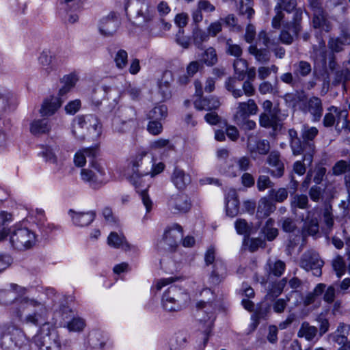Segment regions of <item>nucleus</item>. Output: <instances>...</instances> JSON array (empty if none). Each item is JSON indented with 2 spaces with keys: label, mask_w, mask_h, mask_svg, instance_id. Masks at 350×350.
<instances>
[{
  "label": "nucleus",
  "mask_w": 350,
  "mask_h": 350,
  "mask_svg": "<svg viewBox=\"0 0 350 350\" xmlns=\"http://www.w3.org/2000/svg\"><path fill=\"white\" fill-rule=\"evenodd\" d=\"M81 178L90 188L95 190L100 189L107 183L105 177L97 174L93 170L90 169H82Z\"/></svg>",
  "instance_id": "obj_18"
},
{
  "label": "nucleus",
  "mask_w": 350,
  "mask_h": 350,
  "mask_svg": "<svg viewBox=\"0 0 350 350\" xmlns=\"http://www.w3.org/2000/svg\"><path fill=\"white\" fill-rule=\"evenodd\" d=\"M153 157L146 152L137 154L130 162L132 175L130 176V182L138 189L142 200L148 213L152 209V202L148 194L149 185H143V176H148L152 168Z\"/></svg>",
  "instance_id": "obj_1"
},
{
  "label": "nucleus",
  "mask_w": 350,
  "mask_h": 350,
  "mask_svg": "<svg viewBox=\"0 0 350 350\" xmlns=\"http://www.w3.org/2000/svg\"><path fill=\"white\" fill-rule=\"evenodd\" d=\"M192 38L197 48L203 49V42L208 40L209 35L206 31L200 29L198 25H196L193 29Z\"/></svg>",
  "instance_id": "obj_42"
},
{
  "label": "nucleus",
  "mask_w": 350,
  "mask_h": 350,
  "mask_svg": "<svg viewBox=\"0 0 350 350\" xmlns=\"http://www.w3.org/2000/svg\"><path fill=\"white\" fill-rule=\"evenodd\" d=\"M171 180L178 190H184L191 183V176L184 170L176 167L171 176Z\"/></svg>",
  "instance_id": "obj_25"
},
{
  "label": "nucleus",
  "mask_w": 350,
  "mask_h": 350,
  "mask_svg": "<svg viewBox=\"0 0 350 350\" xmlns=\"http://www.w3.org/2000/svg\"><path fill=\"white\" fill-rule=\"evenodd\" d=\"M61 97L59 96H51L45 98L40 109L41 116L45 117L53 115L62 105L63 100Z\"/></svg>",
  "instance_id": "obj_20"
},
{
  "label": "nucleus",
  "mask_w": 350,
  "mask_h": 350,
  "mask_svg": "<svg viewBox=\"0 0 350 350\" xmlns=\"http://www.w3.org/2000/svg\"><path fill=\"white\" fill-rule=\"evenodd\" d=\"M13 94L6 90H0V114L13 110L15 107Z\"/></svg>",
  "instance_id": "obj_26"
},
{
  "label": "nucleus",
  "mask_w": 350,
  "mask_h": 350,
  "mask_svg": "<svg viewBox=\"0 0 350 350\" xmlns=\"http://www.w3.org/2000/svg\"><path fill=\"white\" fill-rule=\"evenodd\" d=\"M349 331L350 325L345 323H340L336 329V334L334 336V341L338 345H342L341 347L349 345V340L347 338L346 334H347Z\"/></svg>",
  "instance_id": "obj_33"
},
{
  "label": "nucleus",
  "mask_w": 350,
  "mask_h": 350,
  "mask_svg": "<svg viewBox=\"0 0 350 350\" xmlns=\"http://www.w3.org/2000/svg\"><path fill=\"white\" fill-rule=\"evenodd\" d=\"M308 111L312 115L314 121H319L323 114V106L321 98L312 96L307 102Z\"/></svg>",
  "instance_id": "obj_29"
},
{
  "label": "nucleus",
  "mask_w": 350,
  "mask_h": 350,
  "mask_svg": "<svg viewBox=\"0 0 350 350\" xmlns=\"http://www.w3.org/2000/svg\"><path fill=\"white\" fill-rule=\"evenodd\" d=\"M125 113L129 114V117L123 116L124 120L120 117H115L112 122V128L114 132L118 133H124L131 129L130 122L133 121L136 116V111L133 107H125Z\"/></svg>",
  "instance_id": "obj_16"
},
{
  "label": "nucleus",
  "mask_w": 350,
  "mask_h": 350,
  "mask_svg": "<svg viewBox=\"0 0 350 350\" xmlns=\"http://www.w3.org/2000/svg\"><path fill=\"white\" fill-rule=\"evenodd\" d=\"M114 62L118 68H124L126 66L128 62L127 52L124 49H120L115 55Z\"/></svg>",
  "instance_id": "obj_62"
},
{
  "label": "nucleus",
  "mask_w": 350,
  "mask_h": 350,
  "mask_svg": "<svg viewBox=\"0 0 350 350\" xmlns=\"http://www.w3.org/2000/svg\"><path fill=\"white\" fill-rule=\"evenodd\" d=\"M254 13L252 0H241L239 8V15H246L247 18L250 21Z\"/></svg>",
  "instance_id": "obj_49"
},
{
  "label": "nucleus",
  "mask_w": 350,
  "mask_h": 350,
  "mask_svg": "<svg viewBox=\"0 0 350 350\" xmlns=\"http://www.w3.org/2000/svg\"><path fill=\"white\" fill-rule=\"evenodd\" d=\"M119 27V21L115 12H110L100 21L99 31L104 36H111Z\"/></svg>",
  "instance_id": "obj_17"
},
{
  "label": "nucleus",
  "mask_w": 350,
  "mask_h": 350,
  "mask_svg": "<svg viewBox=\"0 0 350 350\" xmlns=\"http://www.w3.org/2000/svg\"><path fill=\"white\" fill-rule=\"evenodd\" d=\"M85 124L86 122L84 116H77L74 119L72 122V133L76 138L79 139H84V135L77 134V131L83 129Z\"/></svg>",
  "instance_id": "obj_60"
},
{
  "label": "nucleus",
  "mask_w": 350,
  "mask_h": 350,
  "mask_svg": "<svg viewBox=\"0 0 350 350\" xmlns=\"http://www.w3.org/2000/svg\"><path fill=\"white\" fill-rule=\"evenodd\" d=\"M226 214L234 217L239 213V201L234 190L230 191L226 197Z\"/></svg>",
  "instance_id": "obj_27"
},
{
  "label": "nucleus",
  "mask_w": 350,
  "mask_h": 350,
  "mask_svg": "<svg viewBox=\"0 0 350 350\" xmlns=\"http://www.w3.org/2000/svg\"><path fill=\"white\" fill-rule=\"evenodd\" d=\"M204 260L207 267L211 266L212 270L210 274V280L214 284H218L226 276V267L225 264L219 259H215V250L209 248L204 256Z\"/></svg>",
  "instance_id": "obj_8"
},
{
  "label": "nucleus",
  "mask_w": 350,
  "mask_h": 350,
  "mask_svg": "<svg viewBox=\"0 0 350 350\" xmlns=\"http://www.w3.org/2000/svg\"><path fill=\"white\" fill-rule=\"evenodd\" d=\"M288 135L290 137V146L294 155L302 154L303 148L301 144V138L299 137L298 133L294 129L288 130Z\"/></svg>",
  "instance_id": "obj_36"
},
{
  "label": "nucleus",
  "mask_w": 350,
  "mask_h": 350,
  "mask_svg": "<svg viewBox=\"0 0 350 350\" xmlns=\"http://www.w3.org/2000/svg\"><path fill=\"white\" fill-rule=\"evenodd\" d=\"M309 208L308 198L306 195L295 193L291 196V208L293 213H296L298 208L308 209Z\"/></svg>",
  "instance_id": "obj_30"
},
{
  "label": "nucleus",
  "mask_w": 350,
  "mask_h": 350,
  "mask_svg": "<svg viewBox=\"0 0 350 350\" xmlns=\"http://www.w3.org/2000/svg\"><path fill=\"white\" fill-rule=\"evenodd\" d=\"M107 243L109 245L126 250L130 249V245L126 241V238L122 235H119L117 232H111L107 238Z\"/></svg>",
  "instance_id": "obj_35"
},
{
  "label": "nucleus",
  "mask_w": 350,
  "mask_h": 350,
  "mask_svg": "<svg viewBox=\"0 0 350 350\" xmlns=\"http://www.w3.org/2000/svg\"><path fill=\"white\" fill-rule=\"evenodd\" d=\"M323 265V260L320 258L319 254L314 250L305 252L302 254L299 262L301 268L307 271H312L315 276L321 275V269Z\"/></svg>",
  "instance_id": "obj_11"
},
{
  "label": "nucleus",
  "mask_w": 350,
  "mask_h": 350,
  "mask_svg": "<svg viewBox=\"0 0 350 350\" xmlns=\"http://www.w3.org/2000/svg\"><path fill=\"white\" fill-rule=\"evenodd\" d=\"M346 44H350V34L343 31L341 38L329 40V47L332 51L338 53L342 50V45Z\"/></svg>",
  "instance_id": "obj_40"
},
{
  "label": "nucleus",
  "mask_w": 350,
  "mask_h": 350,
  "mask_svg": "<svg viewBox=\"0 0 350 350\" xmlns=\"http://www.w3.org/2000/svg\"><path fill=\"white\" fill-rule=\"evenodd\" d=\"M267 163L273 169L267 168L266 172L273 178H281L285 171L284 163L281 159L280 153L277 150L270 152L267 158Z\"/></svg>",
  "instance_id": "obj_14"
},
{
  "label": "nucleus",
  "mask_w": 350,
  "mask_h": 350,
  "mask_svg": "<svg viewBox=\"0 0 350 350\" xmlns=\"http://www.w3.org/2000/svg\"><path fill=\"white\" fill-rule=\"evenodd\" d=\"M312 24L315 29H323L327 31H329V22L325 18V11L320 12L319 14L317 12L313 13Z\"/></svg>",
  "instance_id": "obj_50"
},
{
  "label": "nucleus",
  "mask_w": 350,
  "mask_h": 350,
  "mask_svg": "<svg viewBox=\"0 0 350 350\" xmlns=\"http://www.w3.org/2000/svg\"><path fill=\"white\" fill-rule=\"evenodd\" d=\"M12 245L18 250H26L35 245L36 236L27 228L9 229Z\"/></svg>",
  "instance_id": "obj_6"
},
{
  "label": "nucleus",
  "mask_w": 350,
  "mask_h": 350,
  "mask_svg": "<svg viewBox=\"0 0 350 350\" xmlns=\"http://www.w3.org/2000/svg\"><path fill=\"white\" fill-rule=\"evenodd\" d=\"M38 155L43 157L46 162L53 164L57 163V158L53 150L49 146H42V150L38 153Z\"/></svg>",
  "instance_id": "obj_59"
},
{
  "label": "nucleus",
  "mask_w": 350,
  "mask_h": 350,
  "mask_svg": "<svg viewBox=\"0 0 350 350\" xmlns=\"http://www.w3.org/2000/svg\"><path fill=\"white\" fill-rule=\"evenodd\" d=\"M284 98L286 103L295 107L298 103L305 101L307 99V96L304 90H296L295 92L286 93Z\"/></svg>",
  "instance_id": "obj_46"
},
{
  "label": "nucleus",
  "mask_w": 350,
  "mask_h": 350,
  "mask_svg": "<svg viewBox=\"0 0 350 350\" xmlns=\"http://www.w3.org/2000/svg\"><path fill=\"white\" fill-rule=\"evenodd\" d=\"M281 228L285 232L294 234L297 230V226L295 220L291 217H284L280 221ZM299 234H290L288 237V243L287 244L288 250H293L299 243L300 240Z\"/></svg>",
  "instance_id": "obj_15"
},
{
  "label": "nucleus",
  "mask_w": 350,
  "mask_h": 350,
  "mask_svg": "<svg viewBox=\"0 0 350 350\" xmlns=\"http://www.w3.org/2000/svg\"><path fill=\"white\" fill-rule=\"evenodd\" d=\"M318 329L314 326H311L308 322H304L298 332L299 337H304L307 340L311 341L317 336Z\"/></svg>",
  "instance_id": "obj_44"
},
{
  "label": "nucleus",
  "mask_w": 350,
  "mask_h": 350,
  "mask_svg": "<svg viewBox=\"0 0 350 350\" xmlns=\"http://www.w3.org/2000/svg\"><path fill=\"white\" fill-rule=\"evenodd\" d=\"M233 67L239 81H243L245 77L246 70L248 68L247 61L242 58H237L234 62Z\"/></svg>",
  "instance_id": "obj_45"
},
{
  "label": "nucleus",
  "mask_w": 350,
  "mask_h": 350,
  "mask_svg": "<svg viewBox=\"0 0 350 350\" xmlns=\"http://www.w3.org/2000/svg\"><path fill=\"white\" fill-rule=\"evenodd\" d=\"M85 325V323L83 319L73 317L70 321H66V324L64 326L67 327L70 332H81Z\"/></svg>",
  "instance_id": "obj_54"
},
{
  "label": "nucleus",
  "mask_w": 350,
  "mask_h": 350,
  "mask_svg": "<svg viewBox=\"0 0 350 350\" xmlns=\"http://www.w3.org/2000/svg\"><path fill=\"white\" fill-rule=\"evenodd\" d=\"M25 310L31 312V313H29L25 317L26 323H31L35 325L43 323L41 321L42 315L45 312V308L43 304L33 299H29L27 297H24L21 299V304L19 307L16 308V316L21 318L23 311Z\"/></svg>",
  "instance_id": "obj_5"
},
{
  "label": "nucleus",
  "mask_w": 350,
  "mask_h": 350,
  "mask_svg": "<svg viewBox=\"0 0 350 350\" xmlns=\"http://www.w3.org/2000/svg\"><path fill=\"white\" fill-rule=\"evenodd\" d=\"M287 284L286 278H284L278 282H273L269 289L267 295L272 298L278 297L283 291Z\"/></svg>",
  "instance_id": "obj_52"
},
{
  "label": "nucleus",
  "mask_w": 350,
  "mask_h": 350,
  "mask_svg": "<svg viewBox=\"0 0 350 350\" xmlns=\"http://www.w3.org/2000/svg\"><path fill=\"white\" fill-rule=\"evenodd\" d=\"M296 0H278L275 10L285 11L287 13H292V18L286 23V27L297 33L302 30V17L303 10L301 8H297Z\"/></svg>",
  "instance_id": "obj_4"
},
{
  "label": "nucleus",
  "mask_w": 350,
  "mask_h": 350,
  "mask_svg": "<svg viewBox=\"0 0 350 350\" xmlns=\"http://www.w3.org/2000/svg\"><path fill=\"white\" fill-rule=\"evenodd\" d=\"M35 343L39 350H62V347L67 345L68 341L63 342L58 332L52 329L47 334L36 336Z\"/></svg>",
  "instance_id": "obj_7"
},
{
  "label": "nucleus",
  "mask_w": 350,
  "mask_h": 350,
  "mask_svg": "<svg viewBox=\"0 0 350 350\" xmlns=\"http://www.w3.org/2000/svg\"><path fill=\"white\" fill-rule=\"evenodd\" d=\"M167 116V107L165 105L155 106L147 114L148 120L162 121Z\"/></svg>",
  "instance_id": "obj_41"
},
{
  "label": "nucleus",
  "mask_w": 350,
  "mask_h": 350,
  "mask_svg": "<svg viewBox=\"0 0 350 350\" xmlns=\"http://www.w3.org/2000/svg\"><path fill=\"white\" fill-rule=\"evenodd\" d=\"M96 213L94 211L76 213L72 216L75 225L83 227L90 225L94 219Z\"/></svg>",
  "instance_id": "obj_32"
},
{
  "label": "nucleus",
  "mask_w": 350,
  "mask_h": 350,
  "mask_svg": "<svg viewBox=\"0 0 350 350\" xmlns=\"http://www.w3.org/2000/svg\"><path fill=\"white\" fill-rule=\"evenodd\" d=\"M326 285L323 283L318 284L314 288L312 292H310L306 295L304 299V304L307 306L314 303L317 299L323 295L325 291Z\"/></svg>",
  "instance_id": "obj_43"
},
{
  "label": "nucleus",
  "mask_w": 350,
  "mask_h": 350,
  "mask_svg": "<svg viewBox=\"0 0 350 350\" xmlns=\"http://www.w3.org/2000/svg\"><path fill=\"white\" fill-rule=\"evenodd\" d=\"M350 81V69L348 68H343L341 69L336 70L334 72V79L332 85L338 86L340 84L342 85L344 89H346V83Z\"/></svg>",
  "instance_id": "obj_34"
},
{
  "label": "nucleus",
  "mask_w": 350,
  "mask_h": 350,
  "mask_svg": "<svg viewBox=\"0 0 350 350\" xmlns=\"http://www.w3.org/2000/svg\"><path fill=\"white\" fill-rule=\"evenodd\" d=\"M50 121L47 118L34 120L30 124V132L33 135L48 133L51 130Z\"/></svg>",
  "instance_id": "obj_28"
},
{
  "label": "nucleus",
  "mask_w": 350,
  "mask_h": 350,
  "mask_svg": "<svg viewBox=\"0 0 350 350\" xmlns=\"http://www.w3.org/2000/svg\"><path fill=\"white\" fill-rule=\"evenodd\" d=\"M193 105L195 108L199 111H213L219 109L221 103L218 98L211 96L196 99Z\"/></svg>",
  "instance_id": "obj_23"
},
{
  "label": "nucleus",
  "mask_w": 350,
  "mask_h": 350,
  "mask_svg": "<svg viewBox=\"0 0 350 350\" xmlns=\"http://www.w3.org/2000/svg\"><path fill=\"white\" fill-rule=\"evenodd\" d=\"M183 228L178 224L165 230L163 237L158 244V247L165 250L174 251L178 246L179 241L183 239Z\"/></svg>",
  "instance_id": "obj_10"
},
{
  "label": "nucleus",
  "mask_w": 350,
  "mask_h": 350,
  "mask_svg": "<svg viewBox=\"0 0 350 350\" xmlns=\"http://www.w3.org/2000/svg\"><path fill=\"white\" fill-rule=\"evenodd\" d=\"M189 295L177 286H171L163 295L162 305L165 310L174 312L182 310L187 305Z\"/></svg>",
  "instance_id": "obj_3"
},
{
  "label": "nucleus",
  "mask_w": 350,
  "mask_h": 350,
  "mask_svg": "<svg viewBox=\"0 0 350 350\" xmlns=\"http://www.w3.org/2000/svg\"><path fill=\"white\" fill-rule=\"evenodd\" d=\"M270 150L269 142L267 139H260L256 142V147L250 150L251 152H256L260 154L265 155Z\"/></svg>",
  "instance_id": "obj_64"
},
{
  "label": "nucleus",
  "mask_w": 350,
  "mask_h": 350,
  "mask_svg": "<svg viewBox=\"0 0 350 350\" xmlns=\"http://www.w3.org/2000/svg\"><path fill=\"white\" fill-rule=\"evenodd\" d=\"M301 31H299L296 34L294 33L293 31L288 29L286 27V25H284V29L281 31L280 35V39L281 42L286 44H291L294 38H297L299 36V33Z\"/></svg>",
  "instance_id": "obj_63"
},
{
  "label": "nucleus",
  "mask_w": 350,
  "mask_h": 350,
  "mask_svg": "<svg viewBox=\"0 0 350 350\" xmlns=\"http://www.w3.org/2000/svg\"><path fill=\"white\" fill-rule=\"evenodd\" d=\"M239 80L237 77H228L225 82L226 89L230 92L234 98H237L243 95L241 89L237 88V82Z\"/></svg>",
  "instance_id": "obj_48"
},
{
  "label": "nucleus",
  "mask_w": 350,
  "mask_h": 350,
  "mask_svg": "<svg viewBox=\"0 0 350 350\" xmlns=\"http://www.w3.org/2000/svg\"><path fill=\"white\" fill-rule=\"evenodd\" d=\"M11 287L13 291L0 290V304L8 305L10 304H14L16 306H20L21 299L24 297H18L16 291H18V288H20L21 291H23V289L15 284H12Z\"/></svg>",
  "instance_id": "obj_22"
},
{
  "label": "nucleus",
  "mask_w": 350,
  "mask_h": 350,
  "mask_svg": "<svg viewBox=\"0 0 350 350\" xmlns=\"http://www.w3.org/2000/svg\"><path fill=\"white\" fill-rule=\"evenodd\" d=\"M318 133L319 131L316 127H305L301 131L302 154H304V160L308 165H311L313 161L314 154L316 152L314 139Z\"/></svg>",
  "instance_id": "obj_9"
},
{
  "label": "nucleus",
  "mask_w": 350,
  "mask_h": 350,
  "mask_svg": "<svg viewBox=\"0 0 350 350\" xmlns=\"http://www.w3.org/2000/svg\"><path fill=\"white\" fill-rule=\"evenodd\" d=\"M77 80V77L74 73H70L64 76V77L60 80L61 83H63L64 85L59 90L58 95L59 96H64L66 95L72 88L75 87Z\"/></svg>",
  "instance_id": "obj_38"
},
{
  "label": "nucleus",
  "mask_w": 350,
  "mask_h": 350,
  "mask_svg": "<svg viewBox=\"0 0 350 350\" xmlns=\"http://www.w3.org/2000/svg\"><path fill=\"white\" fill-rule=\"evenodd\" d=\"M156 12L154 8L148 1H142L137 10L135 18L140 23L148 24L151 22Z\"/></svg>",
  "instance_id": "obj_21"
},
{
  "label": "nucleus",
  "mask_w": 350,
  "mask_h": 350,
  "mask_svg": "<svg viewBox=\"0 0 350 350\" xmlns=\"http://www.w3.org/2000/svg\"><path fill=\"white\" fill-rule=\"evenodd\" d=\"M280 109L274 107L272 112H262L259 116V124L265 129H271L273 132L280 131L282 128V119L280 117Z\"/></svg>",
  "instance_id": "obj_13"
},
{
  "label": "nucleus",
  "mask_w": 350,
  "mask_h": 350,
  "mask_svg": "<svg viewBox=\"0 0 350 350\" xmlns=\"http://www.w3.org/2000/svg\"><path fill=\"white\" fill-rule=\"evenodd\" d=\"M200 62L207 66L215 65L218 61L216 50L213 47H208L200 55Z\"/></svg>",
  "instance_id": "obj_37"
},
{
  "label": "nucleus",
  "mask_w": 350,
  "mask_h": 350,
  "mask_svg": "<svg viewBox=\"0 0 350 350\" xmlns=\"http://www.w3.org/2000/svg\"><path fill=\"white\" fill-rule=\"evenodd\" d=\"M274 220L269 218L266 221L265 226L262 228V232L264 234L266 239L269 241L274 240L278 235V230L273 228Z\"/></svg>",
  "instance_id": "obj_47"
},
{
  "label": "nucleus",
  "mask_w": 350,
  "mask_h": 350,
  "mask_svg": "<svg viewBox=\"0 0 350 350\" xmlns=\"http://www.w3.org/2000/svg\"><path fill=\"white\" fill-rule=\"evenodd\" d=\"M276 209L275 204L267 198H262L258 204L256 217L258 219L267 217Z\"/></svg>",
  "instance_id": "obj_31"
},
{
  "label": "nucleus",
  "mask_w": 350,
  "mask_h": 350,
  "mask_svg": "<svg viewBox=\"0 0 350 350\" xmlns=\"http://www.w3.org/2000/svg\"><path fill=\"white\" fill-rule=\"evenodd\" d=\"M167 207L173 214L185 213L190 210L191 202L185 193L174 194L168 199Z\"/></svg>",
  "instance_id": "obj_12"
},
{
  "label": "nucleus",
  "mask_w": 350,
  "mask_h": 350,
  "mask_svg": "<svg viewBox=\"0 0 350 350\" xmlns=\"http://www.w3.org/2000/svg\"><path fill=\"white\" fill-rule=\"evenodd\" d=\"M267 266L269 267V274L276 277L282 275L286 268L285 263L280 260L274 262H269Z\"/></svg>",
  "instance_id": "obj_56"
},
{
  "label": "nucleus",
  "mask_w": 350,
  "mask_h": 350,
  "mask_svg": "<svg viewBox=\"0 0 350 350\" xmlns=\"http://www.w3.org/2000/svg\"><path fill=\"white\" fill-rule=\"evenodd\" d=\"M232 161L237 164L239 172H247L252 166L251 159L247 156H243L241 157H233Z\"/></svg>",
  "instance_id": "obj_58"
},
{
  "label": "nucleus",
  "mask_w": 350,
  "mask_h": 350,
  "mask_svg": "<svg viewBox=\"0 0 350 350\" xmlns=\"http://www.w3.org/2000/svg\"><path fill=\"white\" fill-rule=\"evenodd\" d=\"M350 169V164L345 160L338 161L332 167V174L334 176L345 174Z\"/></svg>",
  "instance_id": "obj_61"
},
{
  "label": "nucleus",
  "mask_w": 350,
  "mask_h": 350,
  "mask_svg": "<svg viewBox=\"0 0 350 350\" xmlns=\"http://www.w3.org/2000/svg\"><path fill=\"white\" fill-rule=\"evenodd\" d=\"M258 107L254 99L239 103L234 114V120H245L250 116L257 114Z\"/></svg>",
  "instance_id": "obj_19"
},
{
  "label": "nucleus",
  "mask_w": 350,
  "mask_h": 350,
  "mask_svg": "<svg viewBox=\"0 0 350 350\" xmlns=\"http://www.w3.org/2000/svg\"><path fill=\"white\" fill-rule=\"evenodd\" d=\"M52 55L50 51H44L40 54L38 60L40 64L46 67L44 68V75H48L53 70V67L51 66L52 62Z\"/></svg>",
  "instance_id": "obj_55"
},
{
  "label": "nucleus",
  "mask_w": 350,
  "mask_h": 350,
  "mask_svg": "<svg viewBox=\"0 0 350 350\" xmlns=\"http://www.w3.org/2000/svg\"><path fill=\"white\" fill-rule=\"evenodd\" d=\"M294 74L297 77H307L312 71V67L309 62L306 61H299L297 64L294 65Z\"/></svg>",
  "instance_id": "obj_51"
},
{
  "label": "nucleus",
  "mask_w": 350,
  "mask_h": 350,
  "mask_svg": "<svg viewBox=\"0 0 350 350\" xmlns=\"http://www.w3.org/2000/svg\"><path fill=\"white\" fill-rule=\"evenodd\" d=\"M0 347L3 350H28L29 344L21 329L12 324H3L0 325Z\"/></svg>",
  "instance_id": "obj_2"
},
{
  "label": "nucleus",
  "mask_w": 350,
  "mask_h": 350,
  "mask_svg": "<svg viewBox=\"0 0 350 350\" xmlns=\"http://www.w3.org/2000/svg\"><path fill=\"white\" fill-rule=\"evenodd\" d=\"M219 171L221 174L231 178L237 177L240 174L237 165L234 163V161H232V159L224 166L220 167Z\"/></svg>",
  "instance_id": "obj_53"
},
{
  "label": "nucleus",
  "mask_w": 350,
  "mask_h": 350,
  "mask_svg": "<svg viewBox=\"0 0 350 350\" xmlns=\"http://www.w3.org/2000/svg\"><path fill=\"white\" fill-rule=\"evenodd\" d=\"M99 148L97 145L85 148L82 151L75 154L74 163L76 166L82 167L86 163V157H89L90 160L92 159H96L99 155Z\"/></svg>",
  "instance_id": "obj_24"
},
{
  "label": "nucleus",
  "mask_w": 350,
  "mask_h": 350,
  "mask_svg": "<svg viewBox=\"0 0 350 350\" xmlns=\"http://www.w3.org/2000/svg\"><path fill=\"white\" fill-rule=\"evenodd\" d=\"M189 334L183 331L178 332L172 336L169 342L170 350H178L187 342Z\"/></svg>",
  "instance_id": "obj_39"
},
{
  "label": "nucleus",
  "mask_w": 350,
  "mask_h": 350,
  "mask_svg": "<svg viewBox=\"0 0 350 350\" xmlns=\"http://www.w3.org/2000/svg\"><path fill=\"white\" fill-rule=\"evenodd\" d=\"M269 197L276 202H283L288 198V191L286 188H280L278 190L271 189L269 191Z\"/></svg>",
  "instance_id": "obj_57"
}]
</instances>
